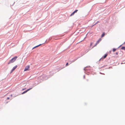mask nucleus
<instances>
[{"instance_id":"f03ea898","label":"nucleus","mask_w":125,"mask_h":125,"mask_svg":"<svg viewBox=\"0 0 125 125\" xmlns=\"http://www.w3.org/2000/svg\"><path fill=\"white\" fill-rule=\"evenodd\" d=\"M30 66L29 65L27 66H26L25 67L24 71H27L29 70Z\"/></svg>"},{"instance_id":"f8f14e48","label":"nucleus","mask_w":125,"mask_h":125,"mask_svg":"<svg viewBox=\"0 0 125 125\" xmlns=\"http://www.w3.org/2000/svg\"><path fill=\"white\" fill-rule=\"evenodd\" d=\"M78 10H76L75 11H74L73 12L74 13H76L78 11Z\"/></svg>"},{"instance_id":"4468645a","label":"nucleus","mask_w":125,"mask_h":125,"mask_svg":"<svg viewBox=\"0 0 125 125\" xmlns=\"http://www.w3.org/2000/svg\"><path fill=\"white\" fill-rule=\"evenodd\" d=\"M92 44H93V43L91 42L90 43V46H91L92 45Z\"/></svg>"},{"instance_id":"6ab92c4d","label":"nucleus","mask_w":125,"mask_h":125,"mask_svg":"<svg viewBox=\"0 0 125 125\" xmlns=\"http://www.w3.org/2000/svg\"><path fill=\"white\" fill-rule=\"evenodd\" d=\"M12 96V95H11V96Z\"/></svg>"},{"instance_id":"f257e3e1","label":"nucleus","mask_w":125,"mask_h":125,"mask_svg":"<svg viewBox=\"0 0 125 125\" xmlns=\"http://www.w3.org/2000/svg\"><path fill=\"white\" fill-rule=\"evenodd\" d=\"M17 58V56H15L13 58H12L11 59L9 62L8 64H9L10 63H13L15 62Z\"/></svg>"},{"instance_id":"7ed1b4c3","label":"nucleus","mask_w":125,"mask_h":125,"mask_svg":"<svg viewBox=\"0 0 125 125\" xmlns=\"http://www.w3.org/2000/svg\"><path fill=\"white\" fill-rule=\"evenodd\" d=\"M107 55V54H105L104 56L102 57L99 60L100 61H102L105 58Z\"/></svg>"},{"instance_id":"dca6fc26","label":"nucleus","mask_w":125,"mask_h":125,"mask_svg":"<svg viewBox=\"0 0 125 125\" xmlns=\"http://www.w3.org/2000/svg\"><path fill=\"white\" fill-rule=\"evenodd\" d=\"M118 52H117L116 53V55H118Z\"/></svg>"},{"instance_id":"0eeeda50","label":"nucleus","mask_w":125,"mask_h":125,"mask_svg":"<svg viewBox=\"0 0 125 125\" xmlns=\"http://www.w3.org/2000/svg\"><path fill=\"white\" fill-rule=\"evenodd\" d=\"M41 45V44H40L39 45H38L37 46L35 47H33V48H32V49H34V48H36V47H39V46Z\"/></svg>"},{"instance_id":"423d86ee","label":"nucleus","mask_w":125,"mask_h":125,"mask_svg":"<svg viewBox=\"0 0 125 125\" xmlns=\"http://www.w3.org/2000/svg\"><path fill=\"white\" fill-rule=\"evenodd\" d=\"M101 41V39H99L96 42V44H97L99 43V42H100Z\"/></svg>"},{"instance_id":"20e7f679","label":"nucleus","mask_w":125,"mask_h":125,"mask_svg":"<svg viewBox=\"0 0 125 125\" xmlns=\"http://www.w3.org/2000/svg\"><path fill=\"white\" fill-rule=\"evenodd\" d=\"M32 88H29L27 90H26L25 91H24V92H23V93H22L21 94H23L24 93H26L28 91H29Z\"/></svg>"},{"instance_id":"ddd939ff","label":"nucleus","mask_w":125,"mask_h":125,"mask_svg":"<svg viewBox=\"0 0 125 125\" xmlns=\"http://www.w3.org/2000/svg\"><path fill=\"white\" fill-rule=\"evenodd\" d=\"M97 44H96V43L95 44V45L93 47H92V48H93L95 46H96V45H97Z\"/></svg>"},{"instance_id":"39448f33","label":"nucleus","mask_w":125,"mask_h":125,"mask_svg":"<svg viewBox=\"0 0 125 125\" xmlns=\"http://www.w3.org/2000/svg\"><path fill=\"white\" fill-rule=\"evenodd\" d=\"M17 65H16L14 67H13L12 69L11 70V71L10 73H11L13 71L15 70V69L17 68Z\"/></svg>"},{"instance_id":"9d476101","label":"nucleus","mask_w":125,"mask_h":125,"mask_svg":"<svg viewBox=\"0 0 125 125\" xmlns=\"http://www.w3.org/2000/svg\"><path fill=\"white\" fill-rule=\"evenodd\" d=\"M116 49H115V48H113V52H114L115 51H116Z\"/></svg>"},{"instance_id":"6e6552de","label":"nucleus","mask_w":125,"mask_h":125,"mask_svg":"<svg viewBox=\"0 0 125 125\" xmlns=\"http://www.w3.org/2000/svg\"><path fill=\"white\" fill-rule=\"evenodd\" d=\"M105 33L104 32L102 35L101 37H104L105 35Z\"/></svg>"},{"instance_id":"a211bd4d","label":"nucleus","mask_w":125,"mask_h":125,"mask_svg":"<svg viewBox=\"0 0 125 125\" xmlns=\"http://www.w3.org/2000/svg\"><path fill=\"white\" fill-rule=\"evenodd\" d=\"M9 99V97H7V100H8Z\"/></svg>"},{"instance_id":"1a4fd4ad","label":"nucleus","mask_w":125,"mask_h":125,"mask_svg":"<svg viewBox=\"0 0 125 125\" xmlns=\"http://www.w3.org/2000/svg\"><path fill=\"white\" fill-rule=\"evenodd\" d=\"M122 49L124 50L125 51V47H123L121 48Z\"/></svg>"},{"instance_id":"9b49d317","label":"nucleus","mask_w":125,"mask_h":125,"mask_svg":"<svg viewBox=\"0 0 125 125\" xmlns=\"http://www.w3.org/2000/svg\"><path fill=\"white\" fill-rule=\"evenodd\" d=\"M74 13H75L74 12H73L71 15L70 16H71L72 15H73L74 14Z\"/></svg>"},{"instance_id":"2eb2a0df","label":"nucleus","mask_w":125,"mask_h":125,"mask_svg":"<svg viewBox=\"0 0 125 125\" xmlns=\"http://www.w3.org/2000/svg\"><path fill=\"white\" fill-rule=\"evenodd\" d=\"M68 65V62H67L66 64V66H67Z\"/></svg>"},{"instance_id":"f3484780","label":"nucleus","mask_w":125,"mask_h":125,"mask_svg":"<svg viewBox=\"0 0 125 125\" xmlns=\"http://www.w3.org/2000/svg\"><path fill=\"white\" fill-rule=\"evenodd\" d=\"M25 88H23V89H22V90H24L25 89Z\"/></svg>"}]
</instances>
